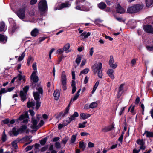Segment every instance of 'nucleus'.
<instances>
[{"label": "nucleus", "instance_id": "obj_55", "mask_svg": "<svg viewBox=\"0 0 153 153\" xmlns=\"http://www.w3.org/2000/svg\"><path fill=\"white\" fill-rule=\"evenodd\" d=\"M126 108V107H123L121 109L119 113V115L120 116L121 115L123 114L124 111Z\"/></svg>", "mask_w": 153, "mask_h": 153}, {"label": "nucleus", "instance_id": "obj_32", "mask_svg": "<svg viewBox=\"0 0 153 153\" xmlns=\"http://www.w3.org/2000/svg\"><path fill=\"white\" fill-rule=\"evenodd\" d=\"M35 103L34 101H31V102H29L27 103V106L28 107L30 108L35 106Z\"/></svg>", "mask_w": 153, "mask_h": 153}, {"label": "nucleus", "instance_id": "obj_33", "mask_svg": "<svg viewBox=\"0 0 153 153\" xmlns=\"http://www.w3.org/2000/svg\"><path fill=\"white\" fill-rule=\"evenodd\" d=\"M82 57V56L81 55H77V57L76 60V62L77 63L78 65H79L80 64Z\"/></svg>", "mask_w": 153, "mask_h": 153}, {"label": "nucleus", "instance_id": "obj_31", "mask_svg": "<svg viewBox=\"0 0 153 153\" xmlns=\"http://www.w3.org/2000/svg\"><path fill=\"white\" fill-rule=\"evenodd\" d=\"M97 105L98 104L96 102H93L90 104V108H91L93 109L97 107Z\"/></svg>", "mask_w": 153, "mask_h": 153}, {"label": "nucleus", "instance_id": "obj_18", "mask_svg": "<svg viewBox=\"0 0 153 153\" xmlns=\"http://www.w3.org/2000/svg\"><path fill=\"white\" fill-rule=\"evenodd\" d=\"M90 35L91 33L90 32H87L86 31H84L81 34L80 37L82 39H84L87 38Z\"/></svg>", "mask_w": 153, "mask_h": 153}, {"label": "nucleus", "instance_id": "obj_48", "mask_svg": "<svg viewBox=\"0 0 153 153\" xmlns=\"http://www.w3.org/2000/svg\"><path fill=\"white\" fill-rule=\"evenodd\" d=\"M76 137V135H73L71 137V143H74L75 141Z\"/></svg>", "mask_w": 153, "mask_h": 153}, {"label": "nucleus", "instance_id": "obj_47", "mask_svg": "<svg viewBox=\"0 0 153 153\" xmlns=\"http://www.w3.org/2000/svg\"><path fill=\"white\" fill-rule=\"evenodd\" d=\"M98 72L97 75L99 78H102V71L101 69L100 70L97 71Z\"/></svg>", "mask_w": 153, "mask_h": 153}, {"label": "nucleus", "instance_id": "obj_9", "mask_svg": "<svg viewBox=\"0 0 153 153\" xmlns=\"http://www.w3.org/2000/svg\"><path fill=\"white\" fill-rule=\"evenodd\" d=\"M29 87L26 86L25 87L22 91H20V95L21 97L22 100L23 101L25 99L27 92L29 89Z\"/></svg>", "mask_w": 153, "mask_h": 153}, {"label": "nucleus", "instance_id": "obj_49", "mask_svg": "<svg viewBox=\"0 0 153 153\" xmlns=\"http://www.w3.org/2000/svg\"><path fill=\"white\" fill-rule=\"evenodd\" d=\"M27 113H26L24 115L22 114L19 117L18 120H22L26 117L27 116Z\"/></svg>", "mask_w": 153, "mask_h": 153}, {"label": "nucleus", "instance_id": "obj_2", "mask_svg": "<svg viewBox=\"0 0 153 153\" xmlns=\"http://www.w3.org/2000/svg\"><path fill=\"white\" fill-rule=\"evenodd\" d=\"M36 89L38 92H33V94L34 99L36 101V109H38L40 106L41 102L39 101L40 98L39 96L40 94H42L43 90L42 87L40 86L37 87Z\"/></svg>", "mask_w": 153, "mask_h": 153}, {"label": "nucleus", "instance_id": "obj_41", "mask_svg": "<svg viewBox=\"0 0 153 153\" xmlns=\"http://www.w3.org/2000/svg\"><path fill=\"white\" fill-rule=\"evenodd\" d=\"M18 83H19L20 81L23 80V81L24 80V76H22L20 74H19L18 75Z\"/></svg>", "mask_w": 153, "mask_h": 153}, {"label": "nucleus", "instance_id": "obj_14", "mask_svg": "<svg viewBox=\"0 0 153 153\" xmlns=\"http://www.w3.org/2000/svg\"><path fill=\"white\" fill-rule=\"evenodd\" d=\"M37 71H34L31 76V79L35 82H36L38 81V78L36 75Z\"/></svg>", "mask_w": 153, "mask_h": 153}, {"label": "nucleus", "instance_id": "obj_3", "mask_svg": "<svg viewBox=\"0 0 153 153\" xmlns=\"http://www.w3.org/2000/svg\"><path fill=\"white\" fill-rule=\"evenodd\" d=\"M143 6L141 4H134L129 6L127 8V12L129 13H136L142 9Z\"/></svg>", "mask_w": 153, "mask_h": 153}, {"label": "nucleus", "instance_id": "obj_21", "mask_svg": "<svg viewBox=\"0 0 153 153\" xmlns=\"http://www.w3.org/2000/svg\"><path fill=\"white\" fill-rule=\"evenodd\" d=\"M81 91V89H79L78 90L76 94L74 96V97L73 98L71 99L70 103L72 102L73 101L76 100L79 97L80 94L79 93Z\"/></svg>", "mask_w": 153, "mask_h": 153}, {"label": "nucleus", "instance_id": "obj_11", "mask_svg": "<svg viewBox=\"0 0 153 153\" xmlns=\"http://www.w3.org/2000/svg\"><path fill=\"white\" fill-rule=\"evenodd\" d=\"M102 68V64L100 62L95 64L92 67L93 71L95 73H96L97 71L101 69Z\"/></svg>", "mask_w": 153, "mask_h": 153}, {"label": "nucleus", "instance_id": "obj_20", "mask_svg": "<svg viewBox=\"0 0 153 153\" xmlns=\"http://www.w3.org/2000/svg\"><path fill=\"white\" fill-rule=\"evenodd\" d=\"M81 91V89H79L78 90L76 94L74 96V97L73 98L71 99L70 103L72 102L73 101L76 100L79 97L80 94L79 93Z\"/></svg>", "mask_w": 153, "mask_h": 153}, {"label": "nucleus", "instance_id": "obj_61", "mask_svg": "<svg viewBox=\"0 0 153 153\" xmlns=\"http://www.w3.org/2000/svg\"><path fill=\"white\" fill-rule=\"evenodd\" d=\"M46 138H45L43 140H42L40 142L41 144L43 145L45 144L46 141Z\"/></svg>", "mask_w": 153, "mask_h": 153}, {"label": "nucleus", "instance_id": "obj_25", "mask_svg": "<svg viewBox=\"0 0 153 153\" xmlns=\"http://www.w3.org/2000/svg\"><path fill=\"white\" fill-rule=\"evenodd\" d=\"M76 82L75 81L72 80L71 82V86L72 88V94H73L76 91V87L75 86Z\"/></svg>", "mask_w": 153, "mask_h": 153}, {"label": "nucleus", "instance_id": "obj_15", "mask_svg": "<svg viewBox=\"0 0 153 153\" xmlns=\"http://www.w3.org/2000/svg\"><path fill=\"white\" fill-rule=\"evenodd\" d=\"M16 29V25H13V26H10L9 29V33L10 35L12 36L15 33Z\"/></svg>", "mask_w": 153, "mask_h": 153}, {"label": "nucleus", "instance_id": "obj_45", "mask_svg": "<svg viewBox=\"0 0 153 153\" xmlns=\"http://www.w3.org/2000/svg\"><path fill=\"white\" fill-rule=\"evenodd\" d=\"M25 55V53H24V52H23V53H22L21 56L19 57V58L18 59V61H22V60L24 58V57Z\"/></svg>", "mask_w": 153, "mask_h": 153}, {"label": "nucleus", "instance_id": "obj_5", "mask_svg": "<svg viewBox=\"0 0 153 153\" xmlns=\"http://www.w3.org/2000/svg\"><path fill=\"white\" fill-rule=\"evenodd\" d=\"M38 7L41 11H45L47 8V2L45 0H41L39 3Z\"/></svg>", "mask_w": 153, "mask_h": 153}, {"label": "nucleus", "instance_id": "obj_38", "mask_svg": "<svg viewBox=\"0 0 153 153\" xmlns=\"http://www.w3.org/2000/svg\"><path fill=\"white\" fill-rule=\"evenodd\" d=\"M153 0H146V2L147 7L150 6L152 4Z\"/></svg>", "mask_w": 153, "mask_h": 153}, {"label": "nucleus", "instance_id": "obj_56", "mask_svg": "<svg viewBox=\"0 0 153 153\" xmlns=\"http://www.w3.org/2000/svg\"><path fill=\"white\" fill-rule=\"evenodd\" d=\"M63 51L62 49H59L56 51V53L59 54H61L63 53Z\"/></svg>", "mask_w": 153, "mask_h": 153}, {"label": "nucleus", "instance_id": "obj_23", "mask_svg": "<svg viewBox=\"0 0 153 153\" xmlns=\"http://www.w3.org/2000/svg\"><path fill=\"white\" fill-rule=\"evenodd\" d=\"M14 88V87H12L10 88H8L6 89L5 88L1 89L0 91V94L6 93L7 92H10L13 90Z\"/></svg>", "mask_w": 153, "mask_h": 153}, {"label": "nucleus", "instance_id": "obj_8", "mask_svg": "<svg viewBox=\"0 0 153 153\" xmlns=\"http://www.w3.org/2000/svg\"><path fill=\"white\" fill-rule=\"evenodd\" d=\"M90 6V4L88 2H86V5L85 6H80L79 5H77L75 7V8L77 10H80L84 11H88L90 10V8L91 7H89Z\"/></svg>", "mask_w": 153, "mask_h": 153}, {"label": "nucleus", "instance_id": "obj_64", "mask_svg": "<svg viewBox=\"0 0 153 153\" xmlns=\"http://www.w3.org/2000/svg\"><path fill=\"white\" fill-rule=\"evenodd\" d=\"M33 146H29L26 148V150L28 151L31 150L33 148Z\"/></svg>", "mask_w": 153, "mask_h": 153}, {"label": "nucleus", "instance_id": "obj_53", "mask_svg": "<svg viewBox=\"0 0 153 153\" xmlns=\"http://www.w3.org/2000/svg\"><path fill=\"white\" fill-rule=\"evenodd\" d=\"M68 139V137H66L63 138L62 141V143L64 144H65Z\"/></svg>", "mask_w": 153, "mask_h": 153}, {"label": "nucleus", "instance_id": "obj_13", "mask_svg": "<svg viewBox=\"0 0 153 153\" xmlns=\"http://www.w3.org/2000/svg\"><path fill=\"white\" fill-rule=\"evenodd\" d=\"M124 84H121L119 87L118 93L117 94V97L119 98L124 91Z\"/></svg>", "mask_w": 153, "mask_h": 153}, {"label": "nucleus", "instance_id": "obj_24", "mask_svg": "<svg viewBox=\"0 0 153 153\" xmlns=\"http://www.w3.org/2000/svg\"><path fill=\"white\" fill-rule=\"evenodd\" d=\"M53 96L56 100H58L60 97V93L59 91L58 90L54 91L53 93Z\"/></svg>", "mask_w": 153, "mask_h": 153}, {"label": "nucleus", "instance_id": "obj_42", "mask_svg": "<svg viewBox=\"0 0 153 153\" xmlns=\"http://www.w3.org/2000/svg\"><path fill=\"white\" fill-rule=\"evenodd\" d=\"M137 142L138 144L140 146L145 144V142L143 140L138 139L137 140Z\"/></svg>", "mask_w": 153, "mask_h": 153}, {"label": "nucleus", "instance_id": "obj_7", "mask_svg": "<svg viewBox=\"0 0 153 153\" xmlns=\"http://www.w3.org/2000/svg\"><path fill=\"white\" fill-rule=\"evenodd\" d=\"M40 117H41V116L39 115H38L37 117V118L38 119V120L35 119L33 117H32V129H35L36 130L38 129V125H37V123Z\"/></svg>", "mask_w": 153, "mask_h": 153}, {"label": "nucleus", "instance_id": "obj_28", "mask_svg": "<svg viewBox=\"0 0 153 153\" xmlns=\"http://www.w3.org/2000/svg\"><path fill=\"white\" fill-rule=\"evenodd\" d=\"M39 30L36 28H35L31 32V36L33 37L36 36L38 34Z\"/></svg>", "mask_w": 153, "mask_h": 153}, {"label": "nucleus", "instance_id": "obj_44", "mask_svg": "<svg viewBox=\"0 0 153 153\" xmlns=\"http://www.w3.org/2000/svg\"><path fill=\"white\" fill-rule=\"evenodd\" d=\"M79 146L81 149H82L83 150H84L85 147V146L84 144V142H79Z\"/></svg>", "mask_w": 153, "mask_h": 153}, {"label": "nucleus", "instance_id": "obj_29", "mask_svg": "<svg viewBox=\"0 0 153 153\" xmlns=\"http://www.w3.org/2000/svg\"><path fill=\"white\" fill-rule=\"evenodd\" d=\"M5 24L3 22H0V32L4 31Z\"/></svg>", "mask_w": 153, "mask_h": 153}, {"label": "nucleus", "instance_id": "obj_60", "mask_svg": "<svg viewBox=\"0 0 153 153\" xmlns=\"http://www.w3.org/2000/svg\"><path fill=\"white\" fill-rule=\"evenodd\" d=\"M37 0H31L30 2L31 5H33L35 4L37 2Z\"/></svg>", "mask_w": 153, "mask_h": 153}, {"label": "nucleus", "instance_id": "obj_27", "mask_svg": "<svg viewBox=\"0 0 153 153\" xmlns=\"http://www.w3.org/2000/svg\"><path fill=\"white\" fill-rule=\"evenodd\" d=\"M70 47V44L68 43L66 44L63 47V50L65 51L66 53H68L71 51L70 50H68Z\"/></svg>", "mask_w": 153, "mask_h": 153}, {"label": "nucleus", "instance_id": "obj_4", "mask_svg": "<svg viewBox=\"0 0 153 153\" xmlns=\"http://www.w3.org/2000/svg\"><path fill=\"white\" fill-rule=\"evenodd\" d=\"M60 81L63 89L65 90L67 89V78L65 73L64 71L62 72Z\"/></svg>", "mask_w": 153, "mask_h": 153}, {"label": "nucleus", "instance_id": "obj_37", "mask_svg": "<svg viewBox=\"0 0 153 153\" xmlns=\"http://www.w3.org/2000/svg\"><path fill=\"white\" fill-rule=\"evenodd\" d=\"M89 71V70L88 68H86L84 69L81 71L80 74H85L88 73Z\"/></svg>", "mask_w": 153, "mask_h": 153}, {"label": "nucleus", "instance_id": "obj_35", "mask_svg": "<svg viewBox=\"0 0 153 153\" xmlns=\"http://www.w3.org/2000/svg\"><path fill=\"white\" fill-rule=\"evenodd\" d=\"M27 128V126L25 125H24L22 126L19 129L20 133H22L24 132L26 129Z\"/></svg>", "mask_w": 153, "mask_h": 153}, {"label": "nucleus", "instance_id": "obj_59", "mask_svg": "<svg viewBox=\"0 0 153 153\" xmlns=\"http://www.w3.org/2000/svg\"><path fill=\"white\" fill-rule=\"evenodd\" d=\"M85 2V0H76V4L77 5L78 4Z\"/></svg>", "mask_w": 153, "mask_h": 153}, {"label": "nucleus", "instance_id": "obj_43", "mask_svg": "<svg viewBox=\"0 0 153 153\" xmlns=\"http://www.w3.org/2000/svg\"><path fill=\"white\" fill-rule=\"evenodd\" d=\"M87 123V121L83 122L82 123H80L79 124V127L80 128H82L85 127V125Z\"/></svg>", "mask_w": 153, "mask_h": 153}, {"label": "nucleus", "instance_id": "obj_1", "mask_svg": "<svg viewBox=\"0 0 153 153\" xmlns=\"http://www.w3.org/2000/svg\"><path fill=\"white\" fill-rule=\"evenodd\" d=\"M25 7H24L22 8H21L15 12L18 17L21 19L25 22H36V20L31 21L28 16H25Z\"/></svg>", "mask_w": 153, "mask_h": 153}, {"label": "nucleus", "instance_id": "obj_26", "mask_svg": "<svg viewBox=\"0 0 153 153\" xmlns=\"http://www.w3.org/2000/svg\"><path fill=\"white\" fill-rule=\"evenodd\" d=\"M91 116V115L88 114L81 113L80 114V117L83 119H85Z\"/></svg>", "mask_w": 153, "mask_h": 153}, {"label": "nucleus", "instance_id": "obj_39", "mask_svg": "<svg viewBox=\"0 0 153 153\" xmlns=\"http://www.w3.org/2000/svg\"><path fill=\"white\" fill-rule=\"evenodd\" d=\"M147 137H153V132L146 131L145 133Z\"/></svg>", "mask_w": 153, "mask_h": 153}, {"label": "nucleus", "instance_id": "obj_57", "mask_svg": "<svg viewBox=\"0 0 153 153\" xmlns=\"http://www.w3.org/2000/svg\"><path fill=\"white\" fill-rule=\"evenodd\" d=\"M44 123L43 120H41L38 125V128H39L41 126H42L44 124Z\"/></svg>", "mask_w": 153, "mask_h": 153}, {"label": "nucleus", "instance_id": "obj_51", "mask_svg": "<svg viewBox=\"0 0 153 153\" xmlns=\"http://www.w3.org/2000/svg\"><path fill=\"white\" fill-rule=\"evenodd\" d=\"M70 105H69L66 108L64 113L63 114L62 116H65L66 114H67L69 110Z\"/></svg>", "mask_w": 153, "mask_h": 153}, {"label": "nucleus", "instance_id": "obj_22", "mask_svg": "<svg viewBox=\"0 0 153 153\" xmlns=\"http://www.w3.org/2000/svg\"><path fill=\"white\" fill-rule=\"evenodd\" d=\"M116 11L117 13L121 14L125 12V10L119 4L117 5V7L116 8Z\"/></svg>", "mask_w": 153, "mask_h": 153}, {"label": "nucleus", "instance_id": "obj_16", "mask_svg": "<svg viewBox=\"0 0 153 153\" xmlns=\"http://www.w3.org/2000/svg\"><path fill=\"white\" fill-rule=\"evenodd\" d=\"M114 71L112 69H108L107 71V73L108 75L112 79H114Z\"/></svg>", "mask_w": 153, "mask_h": 153}, {"label": "nucleus", "instance_id": "obj_10", "mask_svg": "<svg viewBox=\"0 0 153 153\" xmlns=\"http://www.w3.org/2000/svg\"><path fill=\"white\" fill-rule=\"evenodd\" d=\"M114 60L113 57L111 55L110 57L108 64L110 68L112 69L116 68L117 66V64L116 63H114Z\"/></svg>", "mask_w": 153, "mask_h": 153}, {"label": "nucleus", "instance_id": "obj_34", "mask_svg": "<svg viewBox=\"0 0 153 153\" xmlns=\"http://www.w3.org/2000/svg\"><path fill=\"white\" fill-rule=\"evenodd\" d=\"M98 6L99 8L100 9H103L105 8L106 7V5L104 2H101L99 4Z\"/></svg>", "mask_w": 153, "mask_h": 153}, {"label": "nucleus", "instance_id": "obj_36", "mask_svg": "<svg viewBox=\"0 0 153 153\" xmlns=\"http://www.w3.org/2000/svg\"><path fill=\"white\" fill-rule=\"evenodd\" d=\"M117 0H106V2L108 5H111L112 3H115L117 2Z\"/></svg>", "mask_w": 153, "mask_h": 153}, {"label": "nucleus", "instance_id": "obj_19", "mask_svg": "<svg viewBox=\"0 0 153 153\" xmlns=\"http://www.w3.org/2000/svg\"><path fill=\"white\" fill-rule=\"evenodd\" d=\"M19 133H20V132L19 128H14L12 130L10 134H12L13 135L16 136L19 134Z\"/></svg>", "mask_w": 153, "mask_h": 153}, {"label": "nucleus", "instance_id": "obj_17", "mask_svg": "<svg viewBox=\"0 0 153 153\" xmlns=\"http://www.w3.org/2000/svg\"><path fill=\"white\" fill-rule=\"evenodd\" d=\"M114 127V126L112 125L105 126L102 128V131L104 132H107L111 130Z\"/></svg>", "mask_w": 153, "mask_h": 153}, {"label": "nucleus", "instance_id": "obj_52", "mask_svg": "<svg viewBox=\"0 0 153 153\" xmlns=\"http://www.w3.org/2000/svg\"><path fill=\"white\" fill-rule=\"evenodd\" d=\"M55 146L57 149L60 148L61 147V144L59 142H56L55 143Z\"/></svg>", "mask_w": 153, "mask_h": 153}, {"label": "nucleus", "instance_id": "obj_30", "mask_svg": "<svg viewBox=\"0 0 153 153\" xmlns=\"http://www.w3.org/2000/svg\"><path fill=\"white\" fill-rule=\"evenodd\" d=\"M7 41V38L3 35L0 34V41L3 43H5Z\"/></svg>", "mask_w": 153, "mask_h": 153}, {"label": "nucleus", "instance_id": "obj_46", "mask_svg": "<svg viewBox=\"0 0 153 153\" xmlns=\"http://www.w3.org/2000/svg\"><path fill=\"white\" fill-rule=\"evenodd\" d=\"M18 141L16 140L12 143V145L13 147L15 149H16L17 148V143Z\"/></svg>", "mask_w": 153, "mask_h": 153}, {"label": "nucleus", "instance_id": "obj_54", "mask_svg": "<svg viewBox=\"0 0 153 153\" xmlns=\"http://www.w3.org/2000/svg\"><path fill=\"white\" fill-rule=\"evenodd\" d=\"M136 60L135 59H134L132 60L131 61V64L132 66H134L136 64Z\"/></svg>", "mask_w": 153, "mask_h": 153}, {"label": "nucleus", "instance_id": "obj_12", "mask_svg": "<svg viewBox=\"0 0 153 153\" xmlns=\"http://www.w3.org/2000/svg\"><path fill=\"white\" fill-rule=\"evenodd\" d=\"M144 30L146 32L149 33H153V28L151 25H147L143 26Z\"/></svg>", "mask_w": 153, "mask_h": 153}, {"label": "nucleus", "instance_id": "obj_62", "mask_svg": "<svg viewBox=\"0 0 153 153\" xmlns=\"http://www.w3.org/2000/svg\"><path fill=\"white\" fill-rule=\"evenodd\" d=\"M32 67L33 70H34V71H37L36 65V63H34L33 64Z\"/></svg>", "mask_w": 153, "mask_h": 153}, {"label": "nucleus", "instance_id": "obj_40", "mask_svg": "<svg viewBox=\"0 0 153 153\" xmlns=\"http://www.w3.org/2000/svg\"><path fill=\"white\" fill-rule=\"evenodd\" d=\"M8 21L10 25V26H13V25H16L14 21L12 18H9Z\"/></svg>", "mask_w": 153, "mask_h": 153}, {"label": "nucleus", "instance_id": "obj_58", "mask_svg": "<svg viewBox=\"0 0 153 153\" xmlns=\"http://www.w3.org/2000/svg\"><path fill=\"white\" fill-rule=\"evenodd\" d=\"M2 140L3 142L5 141L6 140V135L5 134H3L2 136Z\"/></svg>", "mask_w": 153, "mask_h": 153}, {"label": "nucleus", "instance_id": "obj_63", "mask_svg": "<svg viewBox=\"0 0 153 153\" xmlns=\"http://www.w3.org/2000/svg\"><path fill=\"white\" fill-rule=\"evenodd\" d=\"M88 146L89 147H93L94 146V144L91 142H89L88 144Z\"/></svg>", "mask_w": 153, "mask_h": 153}, {"label": "nucleus", "instance_id": "obj_50", "mask_svg": "<svg viewBox=\"0 0 153 153\" xmlns=\"http://www.w3.org/2000/svg\"><path fill=\"white\" fill-rule=\"evenodd\" d=\"M71 122L70 120H69V119L68 118L67 120H65L63 121V123L64 124V126H66L69 123H70Z\"/></svg>", "mask_w": 153, "mask_h": 153}, {"label": "nucleus", "instance_id": "obj_6", "mask_svg": "<svg viewBox=\"0 0 153 153\" xmlns=\"http://www.w3.org/2000/svg\"><path fill=\"white\" fill-rule=\"evenodd\" d=\"M71 5V3L68 1L62 3L60 5L57 4L56 5V7L54 9L55 10H60L64 8L69 7Z\"/></svg>", "mask_w": 153, "mask_h": 153}]
</instances>
